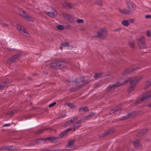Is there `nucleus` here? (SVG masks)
<instances>
[{
  "mask_svg": "<svg viewBox=\"0 0 151 151\" xmlns=\"http://www.w3.org/2000/svg\"><path fill=\"white\" fill-rule=\"evenodd\" d=\"M127 5L129 8L128 11L130 14H132L135 10V6L132 2L129 1L127 2Z\"/></svg>",
  "mask_w": 151,
  "mask_h": 151,
  "instance_id": "obj_8",
  "label": "nucleus"
},
{
  "mask_svg": "<svg viewBox=\"0 0 151 151\" xmlns=\"http://www.w3.org/2000/svg\"><path fill=\"white\" fill-rule=\"evenodd\" d=\"M34 8L36 9H39V8L38 6L37 5H35L34 6Z\"/></svg>",
  "mask_w": 151,
  "mask_h": 151,
  "instance_id": "obj_41",
  "label": "nucleus"
},
{
  "mask_svg": "<svg viewBox=\"0 0 151 151\" xmlns=\"http://www.w3.org/2000/svg\"><path fill=\"white\" fill-rule=\"evenodd\" d=\"M145 18L146 19H151V15H147L145 16Z\"/></svg>",
  "mask_w": 151,
  "mask_h": 151,
  "instance_id": "obj_37",
  "label": "nucleus"
},
{
  "mask_svg": "<svg viewBox=\"0 0 151 151\" xmlns=\"http://www.w3.org/2000/svg\"><path fill=\"white\" fill-rule=\"evenodd\" d=\"M151 93V89L149 90L144 93V96L141 98L137 102V103H141L145 101V100L151 98V94H150Z\"/></svg>",
  "mask_w": 151,
  "mask_h": 151,
  "instance_id": "obj_4",
  "label": "nucleus"
},
{
  "mask_svg": "<svg viewBox=\"0 0 151 151\" xmlns=\"http://www.w3.org/2000/svg\"><path fill=\"white\" fill-rule=\"evenodd\" d=\"M71 130V128L68 129L59 135V137L60 138H62L63 137H65L67 135V133L69 131Z\"/></svg>",
  "mask_w": 151,
  "mask_h": 151,
  "instance_id": "obj_15",
  "label": "nucleus"
},
{
  "mask_svg": "<svg viewBox=\"0 0 151 151\" xmlns=\"http://www.w3.org/2000/svg\"><path fill=\"white\" fill-rule=\"evenodd\" d=\"M133 144L137 149H140L142 147V145L138 139H136L133 141Z\"/></svg>",
  "mask_w": 151,
  "mask_h": 151,
  "instance_id": "obj_12",
  "label": "nucleus"
},
{
  "mask_svg": "<svg viewBox=\"0 0 151 151\" xmlns=\"http://www.w3.org/2000/svg\"><path fill=\"white\" fill-rule=\"evenodd\" d=\"M122 23V24L125 27H127L129 25V22L127 20H123Z\"/></svg>",
  "mask_w": 151,
  "mask_h": 151,
  "instance_id": "obj_21",
  "label": "nucleus"
},
{
  "mask_svg": "<svg viewBox=\"0 0 151 151\" xmlns=\"http://www.w3.org/2000/svg\"><path fill=\"white\" fill-rule=\"evenodd\" d=\"M18 11L19 14L24 19L28 21H32V18L27 14L22 9L19 8Z\"/></svg>",
  "mask_w": 151,
  "mask_h": 151,
  "instance_id": "obj_3",
  "label": "nucleus"
},
{
  "mask_svg": "<svg viewBox=\"0 0 151 151\" xmlns=\"http://www.w3.org/2000/svg\"><path fill=\"white\" fill-rule=\"evenodd\" d=\"M74 142V140L70 141L67 145V147L68 148H71L73 146Z\"/></svg>",
  "mask_w": 151,
  "mask_h": 151,
  "instance_id": "obj_20",
  "label": "nucleus"
},
{
  "mask_svg": "<svg viewBox=\"0 0 151 151\" xmlns=\"http://www.w3.org/2000/svg\"><path fill=\"white\" fill-rule=\"evenodd\" d=\"M3 25L4 26H8V24H3Z\"/></svg>",
  "mask_w": 151,
  "mask_h": 151,
  "instance_id": "obj_44",
  "label": "nucleus"
},
{
  "mask_svg": "<svg viewBox=\"0 0 151 151\" xmlns=\"http://www.w3.org/2000/svg\"><path fill=\"white\" fill-rule=\"evenodd\" d=\"M150 41H151V40H150ZM148 42H149V43H150V40L149 41H148Z\"/></svg>",
  "mask_w": 151,
  "mask_h": 151,
  "instance_id": "obj_46",
  "label": "nucleus"
},
{
  "mask_svg": "<svg viewBox=\"0 0 151 151\" xmlns=\"http://www.w3.org/2000/svg\"><path fill=\"white\" fill-rule=\"evenodd\" d=\"M67 47L68 49L69 50H72L73 48V47L72 46H70L69 44L67 42H64L62 43L60 46V48L62 49L63 47Z\"/></svg>",
  "mask_w": 151,
  "mask_h": 151,
  "instance_id": "obj_13",
  "label": "nucleus"
},
{
  "mask_svg": "<svg viewBox=\"0 0 151 151\" xmlns=\"http://www.w3.org/2000/svg\"><path fill=\"white\" fill-rule=\"evenodd\" d=\"M37 12V13H40V12H39V11Z\"/></svg>",
  "mask_w": 151,
  "mask_h": 151,
  "instance_id": "obj_45",
  "label": "nucleus"
},
{
  "mask_svg": "<svg viewBox=\"0 0 151 151\" xmlns=\"http://www.w3.org/2000/svg\"><path fill=\"white\" fill-rule=\"evenodd\" d=\"M59 151H60L59 150Z\"/></svg>",
  "mask_w": 151,
  "mask_h": 151,
  "instance_id": "obj_49",
  "label": "nucleus"
},
{
  "mask_svg": "<svg viewBox=\"0 0 151 151\" xmlns=\"http://www.w3.org/2000/svg\"><path fill=\"white\" fill-rule=\"evenodd\" d=\"M17 29L20 33L23 35L24 36L29 37L30 36L29 35L28 32H27L24 28L19 24L17 25Z\"/></svg>",
  "mask_w": 151,
  "mask_h": 151,
  "instance_id": "obj_5",
  "label": "nucleus"
},
{
  "mask_svg": "<svg viewBox=\"0 0 151 151\" xmlns=\"http://www.w3.org/2000/svg\"><path fill=\"white\" fill-rule=\"evenodd\" d=\"M62 4L65 7H67L68 8H70L71 6H70L67 2H64L62 3Z\"/></svg>",
  "mask_w": 151,
  "mask_h": 151,
  "instance_id": "obj_25",
  "label": "nucleus"
},
{
  "mask_svg": "<svg viewBox=\"0 0 151 151\" xmlns=\"http://www.w3.org/2000/svg\"><path fill=\"white\" fill-rule=\"evenodd\" d=\"M96 3L99 6H101L102 4V2L101 1H98L96 2Z\"/></svg>",
  "mask_w": 151,
  "mask_h": 151,
  "instance_id": "obj_35",
  "label": "nucleus"
},
{
  "mask_svg": "<svg viewBox=\"0 0 151 151\" xmlns=\"http://www.w3.org/2000/svg\"><path fill=\"white\" fill-rule=\"evenodd\" d=\"M64 117V116H63V117H60L61 118H63V117Z\"/></svg>",
  "mask_w": 151,
  "mask_h": 151,
  "instance_id": "obj_47",
  "label": "nucleus"
},
{
  "mask_svg": "<svg viewBox=\"0 0 151 151\" xmlns=\"http://www.w3.org/2000/svg\"><path fill=\"white\" fill-rule=\"evenodd\" d=\"M148 87V86L147 85H146L144 88V89H145Z\"/></svg>",
  "mask_w": 151,
  "mask_h": 151,
  "instance_id": "obj_42",
  "label": "nucleus"
},
{
  "mask_svg": "<svg viewBox=\"0 0 151 151\" xmlns=\"http://www.w3.org/2000/svg\"><path fill=\"white\" fill-rule=\"evenodd\" d=\"M120 28H117L116 29H114V31H115V32H118V31H120Z\"/></svg>",
  "mask_w": 151,
  "mask_h": 151,
  "instance_id": "obj_40",
  "label": "nucleus"
},
{
  "mask_svg": "<svg viewBox=\"0 0 151 151\" xmlns=\"http://www.w3.org/2000/svg\"><path fill=\"white\" fill-rule=\"evenodd\" d=\"M59 63L61 64V65H60L59 68H63L66 65V64L65 61H59Z\"/></svg>",
  "mask_w": 151,
  "mask_h": 151,
  "instance_id": "obj_19",
  "label": "nucleus"
},
{
  "mask_svg": "<svg viewBox=\"0 0 151 151\" xmlns=\"http://www.w3.org/2000/svg\"><path fill=\"white\" fill-rule=\"evenodd\" d=\"M61 64L59 63V61L55 60L51 62L50 63V66L54 68H58Z\"/></svg>",
  "mask_w": 151,
  "mask_h": 151,
  "instance_id": "obj_9",
  "label": "nucleus"
},
{
  "mask_svg": "<svg viewBox=\"0 0 151 151\" xmlns=\"http://www.w3.org/2000/svg\"><path fill=\"white\" fill-rule=\"evenodd\" d=\"M63 16L65 18L69 20L70 22L71 23L74 22L75 21L74 18L68 14L64 13L63 14Z\"/></svg>",
  "mask_w": 151,
  "mask_h": 151,
  "instance_id": "obj_11",
  "label": "nucleus"
},
{
  "mask_svg": "<svg viewBox=\"0 0 151 151\" xmlns=\"http://www.w3.org/2000/svg\"><path fill=\"white\" fill-rule=\"evenodd\" d=\"M148 132V129H144L141 131L137 134L138 136H140L143 134H144L147 133Z\"/></svg>",
  "mask_w": 151,
  "mask_h": 151,
  "instance_id": "obj_18",
  "label": "nucleus"
},
{
  "mask_svg": "<svg viewBox=\"0 0 151 151\" xmlns=\"http://www.w3.org/2000/svg\"><path fill=\"white\" fill-rule=\"evenodd\" d=\"M135 20L134 19H131L128 20L129 25L133 23L134 22Z\"/></svg>",
  "mask_w": 151,
  "mask_h": 151,
  "instance_id": "obj_32",
  "label": "nucleus"
},
{
  "mask_svg": "<svg viewBox=\"0 0 151 151\" xmlns=\"http://www.w3.org/2000/svg\"><path fill=\"white\" fill-rule=\"evenodd\" d=\"M131 71H132L130 70V69H128L125 71L124 72H123L122 74L123 75H124L131 72Z\"/></svg>",
  "mask_w": 151,
  "mask_h": 151,
  "instance_id": "obj_27",
  "label": "nucleus"
},
{
  "mask_svg": "<svg viewBox=\"0 0 151 151\" xmlns=\"http://www.w3.org/2000/svg\"><path fill=\"white\" fill-rule=\"evenodd\" d=\"M144 37L142 36L140 37L138 41V44L139 48L141 49H143L146 48L145 42L144 40Z\"/></svg>",
  "mask_w": 151,
  "mask_h": 151,
  "instance_id": "obj_6",
  "label": "nucleus"
},
{
  "mask_svg": "<svg viewBox=\"0 0 151 151\" xmlns=\"http://www.w3.org/2000/svg\"><path fill=\"white\" fill-rule=\"evenodd\" d=\"M108 32L106 27H104L100 29L98 33L97 36L98 37H101L103 36L106 35Z\"/></svg>",
  "mask_w": 151,
  "mask_h": 151,
  "instance_id": "obj_7",
  "label": "nucleus"
},
{
  "mask_svg": "<svg viewBox=\"0 0 151 151\" xmlns=\"http://www.w3.org/2000/svg\"><path fill=\"white\" fill-rule=\"evenodd\" d=\"M12 147V146H4L3 147V149L6 150L11 149V148Z\"/></svg>",
  "mask_w": 151,
  "mask_h": 151,
  "instance_id": "obj_34",
  "label": "nucleus"
},
{
  "mask_svg": "<svg viewBox=\"0 0 151 151\" xmlns=\"http://www.w3.org/2000/svg\"><path fill=\"white\" fill-rule=\"evenodd\" d=\"M81 124V120L78 121L77 123L75 124L74 127L76 128H77L79 127Z\"/></svg>",
  "mask_w": 151,
  "mask_h": 151,
  "instance_id": "obj_23",
  "label": "nucleus"
},
{
  "mask_svg": "<svg viewBox=\"0 0 151 151\" xmlns=\"http://www.w3.org/2000/svg\"><path fill=\"white\" fill-rule=\"evenodd\" d=\"M129 44L131 47L133 48L134 47V43L133 41L130 42Z\"/></svg>",
  "mask_w": 151,
  "mask_h": 151,
  "instance_id": "obj_28",
  "label": "nucleus"
},
{
  "mask_svg": "<svg viewBox=\"0 0 151 151\" xmlns=\"http://www.w3.org/2000/svg\"><path fill=\"white\" fill-rule=\"evenodd\" d=\"M47 139L49 140L50 142H55L58 141V139L57 137H52L47 138V139H44L41 138L35 141V143L37 144H38L40 143H44Z\"/></svg>",
  "mask_w": 151,
  "mask_h": 151,
  "instance_id": "obj_2",
  "label": "nucleus"
},
{
  "mask_svg": "<svg viewBox=\"0 0 151 151\" xmlns=\"http://www.w3.org/2000/svg\"><path fill=\"white\" fill-rule=\"evenodd\" d=\"M57 28L59 30H62L64 29V28L63 26L59 25L57 26Z\"/></svg>",
  "mask_w": 151,
  "mask_h": 151,
  "instance_id": "obj_26",
  "label": "nucleus"
},
{
  "mask_svg": "<svg viewBox=\"0 0 151 151\" xmlns=\"http://www.w3.org/2000/svg\"><path fill=\"white\" fill-rule=\"evenodd\" d=\"M19 57V56L15 55L12 57L11 58H10L9 60V62L13 63Z\"/></svg>",
  "mask_w": 151,
  "mask_h": 151,
  "instance_id": "obj_17",
  "label": "nucleus"
},
{
  "mask_svg": "<svg viewBox=\"0 0 151 151\" xmlns=\"http://www.w3.org/2000/svg\"><path fill=\"white\" fill-rule=\"evenodd\" d=\"M10 125H11L10 124H4L3 126V127H8V126H10Z\"/></svg>",
  "mask_w": 151,
  "mask_h": 151,
  "instance_id": "obj_39",
  "label": "nucleus"
},
{
  "mask_svg": "<svg viewBox=\"0 0 151 151\" xmlns=\"http://www.w3.org/2000/svg\"><path fill=\"white\" fill-rule=\"evenodd\" d=\"M67 106H69L70 108L71 109H73L74 108V105L71 103H68L67 104Z\"/></svg>",
  "mask_w": 151,
  "mask_h": 151,
  "instance_id": "obj_33",
  "label": "nucleus"
},
{
  "mask_svg": "<svg viewBox=\"0 0 151 151\" xmlns=\"http://www.w3.org/2000/svg\"><path fill=\"white\" fill-rule=\"evenodd\" d=\"M101 73L96 74L94 76L95 78H98L101 75Z\"/></svg>",
  "mask_w": 151,
  "mask_h": 151,
  "instance_id": "obj_31",
  "label": "nucleus"
},
{
  "mask_svg": "<svg viewBox=\"0 0 151 151\" xmlns=\"http://www.w3.org/2000/svg\"><path fill=\"white\" fill-rule=\"evenodd\" d=\"M148 106L149 107H151V103L150 104L148 105Z\"/></svg>",
  "mask_w": 151,
  "mask_h": 151,
  "instance_id": "obj_43",
  "label": "nucleus"
},
{
  "mask_svg": "<svg viewBox=\"0 0 151 151\" xmlns=\"http://www.w3.org/2000/svg\"><path fill=\"white\" fill-rule=\"evenodd\" d=\"M76 22L78 23H83L84 22L83 19H79L77 20Z\"/></svg>",
  "mask_w": 151,
  "mask_h": 151,
  "instance_id": "obj_29",
  "label": "nucleus"
},
{
  "mask_svg": "<svg viewBox=\"0 0 151 151\" xmlns=\"http://www.w3.org/2000/svg\"><path fill=\"white\" fill-rule=\"evenodd\" d=\"M50 11L45 12L49 16L54 18L56 17L57 15V12L54 9L51 8H50Z\"/></svg>",
  "mask_w": 151,
  "mask_h": 151,
  "instance_id": "obj_10",
  "label": "nucleus"
},
{
  "mask_svg": "<svg viewBox=\"0 0 151 151\" xmlns=\"http://www.w3.org/2000/svg\"><path fill=\"white\" fill-rule=\"evenodd\" d=\"M146 34L147 36L150 37L151 35V32L150 30H148L146 31Z\"/></svg>",
  "mask_w": 151,
  "mask_h": 151,
  "instance_id": "obj_30",
  "label": "nucleus"
},
{
  "mask_svg": "<svg viewBox=\"0 0 151 151\" xmlns=\"http://www.w3.org/2000/svg\"><path fill=\"white\" fill-rule=\"evenodd\" d=\"M143 77V76H139L138 78H129L127 80H124L121 79L117 82V84L111 85L107 88V91H109L114 89L128 82H130L131 86L128 89L129 92H132L135 88L137 83Z\"/></svg>",
  "mask_w": 151,
  "mask_h": 151,
  "instance_id": "obj_1",
  "label": "nucleus"
},
{
  "mask_svg": "<svg viewBox=\"0 0 151 151\" xmlns=\"http://www.w3.org/2000/svg\"><path fill=\"white\" fill-rule=\"evenodd\" d=\"M88 110V109L87 107H82L81 108H80L79 109V111H87Z\"/></svg>",
  "mask_w": 151,
  "mask_h": 151,
  "instance_id": "obj_24",
  "label": "nucleus"
},
{
  "mask_svg": "<svg viewBox=\"0 0 151 151\" xmlns=\"http://www.w3.org/2000/svg\"><path fill=\"white\" fill-rule=\"evenodd\" d=\"M119 10L120 12L124 14H130L129 12L126 9H119Z\"/></svg>",
  "mask_w": 151,
  "mask_h": 151,
  "instance_id": "obj_16",
  "label": "nucleus"
},
{
  "mask_svg": "<svg viewBox=\"0 0 151 151\" xmlns=\"http://www.w3.org/2000/svg\"><path fill=\"white\" fill-rule=\"evenodd\" d=\"M56 104V103L55 102H53V103L50 104L49 105V107H51L53 106H54V105H55Z\"/></svg>",
  "mask_w": 151,
  "mask_h": 151,
  "instance_id": "obj_36",
  "label": "nucleus"
},
{
  "mask_svg": "<svg viewBox=\"0 0 151 151\" xmlns=\"http://www.w3.org/2000/svg\"><path fill=\"white\" fill-rule=\"evenodd\" d=\"M134 112H133V113H131L130 114H129L127 115V116H123V117H122V118L121 119H122V120L125 119H126L127 118H128V117H132V116H134Z\"/></svg>",
  "mask_w": 151,
  "mask_h": 151,
  "instance_id": "obj_22",
  "label": "nucleus"
},
{
  "mask_svg": "<svg viewBox=\"0 0 151 151\" xmlns=\"http://www.w3.org/2000/svg\"><path fill=\"white\" fill-rule=\"evenodd\" d=\"M5 86V85H0V90L3 89Z\"/></svg>",
  "mask_w": 151,
  "mask_h": 151,
  "instance_id": "obj_38",
  "label": "nucleus"
},
{
  "mask_svg": "<svg viewBox=\"0 0 151 151\" xmlns=\"http://www.w3.org/2000/svg\"><path fill=\"white\" fill-rule=\"evenodd\" d=\"M134 70V69H132V70Z\"/></svg>",
  "mask_w": 151,
  "mask_h": 151,
  "instance_id": "obj_48",
  "label": "nucleus"
},
{
  "mask_svg": "<svg viewBox=\"0 0 151 151\" xmlns=\"http://www.w3.org/2000/svg\"><path fill=\"white\" fill-rule=\"evenodd\" d=\"M77 119V117H73L71 118V119L67 122L65 124L66 126L70 125L75 122Z\"/></svg>",
  "mask_w": 151,
  "mask_h": 151,
  "instance_id": "obj_14",
  "label": "nucleus"
}]
</instances>
